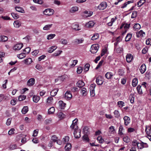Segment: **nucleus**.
Returning <instances> with one entry per match:
<instances>
[{"instance_id":"obj_34","label":"nucleus","mask_w":151,"mask_h":151,"mask_svg":"<svg viewBox=\"0 0 151 151\" xmlns=\"http://www.w3.org/2000/svg\"><path fill=\"white\" fill-rule=\"evenodd\" d=\"M56 35L55 34H50L47 35V40H51L53 39Z\"/></svg>"},{"instance_id":"obj_64","label":"nucleus","mask_w":151,"mask_h":151,"mask_svg":"<svg viewBox=\"0 0 151 151\" xmlns=\"http://www.w3.org/2000/svg\"><path fill=\"white\" fill-rule=\"evenodd\" d=\"M58 139V138L55 135L52 136L51 137V139L54 142H56Z\"/></svg>"},{"instance_id":"obj_6","label":"nucleus","mask_w":151,"mask_h":151,"mask_svg":"<svg viewBox=\"0 0 151 151\" xmlns=\"http://www.w3.org/2000/svg\"><path fill=\"white\" fill-rule=\"evenodd\" d=\"M133 144H134V145H136L137 146L139 150V149L143 148V146L142 145V142L138 143L136 141H133Z\"/></svg>"},{"instance_id":"obj_41","label":"nucleus","mask_w":151,"mask_h":151,"mask_svg":"<svg viewBox=\"0 0 151 151\" xmlns=\"http://www.w3.org/2000/svg\"><path fill=\"white\" fill-rule=\"evenodd\" d=\"M55 111V109L54 107H52L50 108L48 110V112L49 114H52Z\"/></svg>"},{"instance_id":"obj_42","label":"nucleus","mask_w":151,"mask_h":151,"mask_svg":"<svg viewBox=\"0 0 151 151\" xmlns=\"http://www.w3.org/2000/svg\"><path fill=\"white\" fill-rule=\"evenodd\" d=\"M99 37V35L98 33L94 34L91 37V40H94L97 39Z\"/></svg>"},{"instance_id":"obj_56","label":"nucleus","mask_w":151,"mask_h":151,"mask_svg":"<svg viewBox=\"0 0 151 151\" xmlns=\"http://www.w3.org/2000/svg\"><path fill=\"white\" fill-rule=\"evenodd\" d=\"M58 117L60 119L63 118L65 117V115L62 112H60L58 114Z\"/></svg>"},{"instance_id":"obj_62","label":"nucleus","mask_w":151,"mask_h":151,"mask_svg":"<svg viewBox=\"0 0 151 151\" xmlns=\"http://www.w3.org/2000/svg\"><path fill=\"white\" fill-rule=\"evenodd\" d=\"M35 68L41 71L43 70V68L39 64H37L35 66Z\"/></svg>"},{"instance_id":"obj_1","label":"nucleus","mask_w":151,"mask_h":151,"mask_svg":"<svg viewBox=\"0 0 151 151\" xmlns=\"http://www.w3.org/2000/svg\"><path fill=\"white\" fill-rule=\"evenodd\" d=\"M78 121V120L77 119H74L72 123L70 126L71 128L74 131L78 129V127L77 124Z\"/></svg>"},{"instance_id":"obj_43","label":"nucleus","mask_w":151,"mask_h":151,"mask_svg":"<svg viewBox=\"0 0 151 151\" xmlns=\"http://www.w3.org/2000/svg\"><path fill=\"white\" fill-rule=\"evenodd\" d=\"M14 25L15 27L19 28L20 26V24L18 21H16L14 23Z\"/></svg>"},{"instance_id":"obj_15","label":"nucleus","mask_w":151,"mask_h":151,"mask_svg":"<svg viewBox=\"0 0 151 151\" xmlns=\"http://www.w3.org/2000/svg\"><path fill=\"white\" fill-rule=\"evenodd\" d=\"M78 6H74L70 8V9L69 12L71 13H73L78 11Z\"/></svg>"},{"instance_id":"obj_3","label":"nucleus","mask_w":151,"mask_h":151,"mask_svg":"<svg viewBox=\"0 0 151 151\" xmlns=\"http://www.w3.org/2000/svg\"><path fill=\"white\" fill-rule=\"evenodd\" d=\"M96 85L95 84H93L91 85L90 88V90L91 96L92 97L95 96V88Z\"/></svg>"},{"instance_id":"obj_31","label":"nucleus","mask_w":151,"mask_h":151,"mask_svg":"<svg viewBox=\"0 0 151 151\" xmlns=\"http://www.w3.org/2000/svg\"><path fill=\"white\" fill-rule=\"evenodd\" d=\"M140 28V25L139 24H136L133 26V29L134 30L137 31Z\"/></svg>"},{"instance_id":"obj_18","label":"nucleus","mask_w":151,"mask_h":151,"mask_svg":"<svg viewBox=\"0 0 151 151\" xmlns=\"http://www.w3.org/2000/svg\"><path fill=\"white\" fill-rule=\"evenodd\" d=\"M71 145L70 143H68L65 147V149L66 151H69L71 148Z\"/></svg>"},{"instance_id":"obj_54","label":"nucleus","mask_w":151,"mask_h":151,"mask_svg":"<svg viewBox=\"0 0 151 151\" xmlns=\"http://www.w3.org/2000/svg\"><path fill=\"white\" fill-rule=\"evenodd\" d=\"M34 2L40 4H42L43 3L42 0H33Z\"/></svg>"},{"instance_id":"obj_20","label":"nucleus","mask_w":151,"mask_h":151,"mask_svg":"<svg viewBox=\"0 0 151 151\" xmlns=\"http://www.w3.org/2000/svg\"><path fill=\"white\" fill-rule=\"evenodd\" d=\"M124 129L122 126L121 125L119 127L118 131V134L120 135H122L123 134V132Z\"/></svg>"},{"instance_id":"obj_38","label":"nucleus","mask_w":151,"mask_h":151,"mask_svg":"<svg viewBox=\"0 0 151 151\" xmlns=\"http://www.w3.org/2000/svg\"><path fill=\"white\" fill-rule=\"evenodd\" d=\"M138 83V80L137 79L134 78L132 80V85L133 87L136 86Z\"/></svg>"},{"instance_id":"obj_5","label":"nucleus","mask_w":151,"mask_h":151,"mask_svg":"<svg viewBox=\"0 0 151 151\" xmlns=\"http://www.w3.org/2000/svg\"><path fill=\"white\" fill-rule=\"evenodd\" d=\"M81 130L79 129H78L74 131L73 134L75 137L76 138H78L81 137Z\"/></svg>"},{"instance_id":"obj_22","label":"nucleus","mask_w":151,"mask_h":151,"mask_svg":"<svg viewBox=\"0 0 151 151\" xmlns=\"http://www.w3.org/2000/svg\"><path fill=\"white\" fill-rule=\"evenodd\" d=\"M84 85V82L82 81H79L77 83V86L79 88H81Z\"/></svg>"},{"instance_id":"obj_46","label":"nucleus","mask_w":151,"mask_h":151,"mask_svg":"<svg viewBox=\"0 0 151 151\" xmlns=\"http://www.w3.org/2000/svg\"><path fill=\"white\" fill-rule=\"evenodd\" d=\"M98 50L97 48H91L90 51L92 53H96Z\"/></svg>"},{"instance_id":"obj_58","label":"nucleus","mask_w":151,"mask_h":151,"mask_svg":"<svg viewBox=\"0 0 151 151\" xmlns=\"http://www.w3.org/2000/svg\"><path fill=\"white\" fill-rule=\"evenodd\" d=\"M123 141L125 142L128 143L129 142L130 139L127 136H125L123 138Z\"/></svg>"},{"instance_id":"obj_8","label":"nucleus","mask_w":151,"mask_h":151,"mask_svg":"<svg viewBox=\"0 0 151 151\" xmlns=\"http://www.w3.org/2000/svg\"><path fill=\"white\" fill-rule=\"evenodd\" d=\"M145 35V32H143L142 30H140L136 33V36L137 37L142 38Z\"/></svg>"},{"instance_id":"obj_13","label":"nucleus","mask_w":151,"mask_h":151,"mask_svg":"<svg viewBox=\"0 0 151 151\" xmlns=\"http://www.w3.org/2000/svg\"><path fill=\"white\" fill-rule=\"evenodd\" d=\"M139 70L141 73H144L146 70V66L145 64H142L139 68Z\"/></svg>"},{"instance_id":"obj_24","label":"nucleus","mask_w":151,"mask_h":151,"mask_svg":"<svg viewBox=\"0 0 151 151\" xmlns=\"http://www.w3.org/2000/svg\"><path fill=\"white\" fill-rule=\"evenodd\" d=\"M8 40V38L4 35L0 36V42H5Z\"/></svg>"},{"instance_id":"obj_21","label":"nucleus","mask_w":151,"mask_h":151,"mask_svg":"<svg viewBox=\"0 0 151 151\" xmlns=\"http://www.w3.org/2000/svg\"><path fill=\"white\" fill-rule=\"evenodd\" d=\"M52 24H48L45 25L43 27V29L44 30H48L50 29L52 26Z\"/></svg>"},{"instance_id":"obj_12","label":"nucleus","mask_w":151,"mask_h":151,"mask_svg":"<svg viewBox=\"0 0 151 151\" xmlns=\"http://www.w3.org/2000/svg\"><path fill=\"white\" fill-rule=\"evenodd\" d=\"M133 59V56L130 54H127L126 56L127 61L128 63H130L132 61Z\"/></svg>"},{"instance_id":"obj_10","label":"nucleus","mask_w":151,"mask_h":151,"mask_svg":"<svg viewBox=\"0 0 151 151\" xmlns=\"http://www.w3.org/2000/svg\"><path fill=\"white\" fill-rule=\"evenodd\" d=\"M123 119L124 120V124L125 125L127 126L130 123V118L128 116H125L124 117Z\"/></svg>"},{"instance_id":"obj_28","label":"nucleus","mask_w":151,"mask_h":151,"mask_svg":"<svg viewBox=\"0 0 151 151\" xmlns=\"http://www.w3.org/2000/svg\"><path fill=\"white\" fill-rule=\"evenodd\" d=\"M130 151H139L136 145H134L132 142V146L130 150Z\"/></svg>"},{"instance_id":"obj_63","label":"nucleus","mask_w":151,"mask_h":151,"mask_svg":"<svg viewBox=\"0 0 151 151\" xmlns=\"http://www.w3.org/2000/svg\"><path fill=\"white\" fill-rule=\"evenodd\" d=\"M39 130L38 129H35L34 131L32 136L34 137L37 136Z\"/></svg>"},{"instance_id":"obj_2","label":"nucleus","mask_w":151,"mask_h":151,"mask_svg":"<svg viewBox=\"0 0 151 151\" xmlns=\"http://www.w3.org/2000/svg\"><path fill=\"white\" fill-rule=\"evenodd\" d=\"M54 13V10L51 9H45L43 12L44 14L48 16L52 15Z\"/></svg>"},{"instance_id":"obj_49","label":"nucleus","mask_w":151,"mask_h":151,"mask_svg":"<svg viewBox=\"0 0 151 151\" xmlns=\"http://www.w3.org/2000/svg\"><path fill=\"white\" fill-rule=\"evenodd\" d=\"M129 100L130 102L132 104L134 102V97L133 94H131L129 96Z\"/></svg>"},{"instance_id":"obj_29","label":"nucleus","mask_w":151,"mask_h":151,"mask_svg":"<svg viewBox=\"0 0 151 151\" xmlns=\"http://www.w3.org/2000/svg\"><path fill=\"white\" fill-rule=\"evenodd\" d=\"M109 132L111 134H114L115 132L114 127L113 126H111L109 128Z\"/></svg>"},{"instance_id":"obj_25","label":"nucleus","mask_w":151,"mask_h":151,"mask_svg":"<svg viewBox=\"0 0 151 151\" xmlns=\"http://www.w3.org/2000/svg\"><path fill=\"white\" fill-rule=\"evenodd\" d=\"M23 61L25 64L29 65L32 63V60L31 58H29L24 60Z\"/></svg>"},{"instance_id":"obj_23","label":"nucleus","mask_w":151,"mask_h":151,"mask_svg":"<svg viewBox=\"0 0 151 151\" xmlns=\"http://www.w3.org/2000/svg\"><path fill=\"white\" fill-rule=\"evenodd\" d=\"M85 14L84 16L86 17H88L91 16L93 14V12L91 11H85L84 12Z\"/></svg>"},{"instance_id":"obj_57","label":"nucleus","mask_w":151,"mask_h":151,"mask_svg":"<svg viewBox=\"0 0 151 151\" xmlns=\"http://www.w3.org/2000/svg\"><path fill=\"white\" fill-rule=\"evenodd\" d=\"M124 102L121 101H119L117 102V104L119 106V107L122 108L124 106Z\"/></svg>"},{"instance_id":"obj_32","label":"nucleus","mask_w":151,"mask_h":151,"mask_svg":"<svg viewBox=\"0 0 151 151\" xmlns=\"http://www.w3.org/2000/svg\"><path fill=\"white\" fill-rule=\"evenodd\" d=\"M132 37V34L128 33L125 38V41L126 42L129 41Z\"/></svg>"},{"instance_id":"obj_47","label":"nucleus","mask_w":151,"mask_h":151,"mask_svg":"<svg viewBox=\"0 0 151 151\" xmlns=\"http://www.w3.org/2000/svg\"><path fill=\"white\" fill-rule=\"evenodd\" d=\"M90 65L89 64L87 63L84 65V71L86 72L88 71L89 69Z\"/></svg>"},{"instance_id":"obj_27","label":"nucleus","mask_w":151,"mask_h":151,"mask_svg":"<svg viewBox=\"0 0 151 151\" xmlns=\"http://www.w3.org/2000/svg\"><path fill=\"white\" fill-rule=\"evenodd\" d=\"M33 101L35 103H37L40 100V97L39 96L34 95L32 98Z\"/></svg>"},{"instance_id":"obj_44","label":"nucleus","mask_w":151,"mask_h":151,"mask_svg":"<svg viewBox=\"0 0 151 151\" xmlns=\"http://www.w3.org/2000/svg\"><path fill=\"white\" fill-rule=\"evenodd\" d=\"M141 87V86L139 85H138L137 87V90L138 93L139 94H142V90Z\"/></svg>"},{"instance_id":"obj_50","label":"nucleus","mask_w":151,"mask_h":151,"mask_svg":"<svg viewBox=\"0 0 151 151\" xmlns=\"http://www.w3.org/2000/svg\"><path fill=\"white\" fill-rule=\"evenodd\" d=\"M26 96L25 95H21L19 96L18 100L19 101H22L26 99Z\"/></svg>"},{"instance_id":"obj_45","label":"nucleus","mask_w":151,"mask_h":151,"mask_svg":"<svg viewBox=\"0 0 151 151\" xmlns=\"http://www.w3.org/2000/svg\"><path fill=\"white\" fill-rule=\"evenodd\" d=\"M70 138L68 136H66L63 139V142H64L65 143H66L68 142Z\"/></svg>"},{"instance_id":"obj_30","label":"nucleus","mask_w":151,"mask_h":151,"mask_svg":"<svg viewBox=\"0 0 151 151\" xmlns=\"http://www.w3.org/2000/svg\"><path fill=\"white\" fill-rule=\"evenodd\" d=\"M28 111V108L27 106H24L22 110V112L23 114H26Z\"/></svg>"},{"instance_id":"obj_16","label":"nucleus","mask_w":151,"mask_h":151,"mask_svg":"<svg viewBox=\"0 0 151 151\" xmlns=\"http://www.w3.org/2000/svg\"><path fill=\"white\" fill-rule=\"evenodd\" d=\"M59 108L61 109H63L65 107L66 104L63 103V101H60L58 102Z\"/></svg>"},{"instance_id":"obj_40","label":"nucleus","mask_w":151,"mask_h":151,"mask_svg":"<svg viewBox=\"0 0 151 151\" xmlns=\"http://www.w3.org/2000/svg\"><path fill=\"white\" fill-rule=\"evenodd\" d=\"M123 51L122 48H115L114 51L117 53H121Z\"/></svg>"},{"instance_id":"obj_4","label":"nucleus","mask_w":151,"mask_h":151,"mask_svg":"<svg viewBox=\"0 0 151 151\" xmlns=\"http://www.w3.org/2000/svg\"><path fill=\"white\" fill-rule=\"evenodd\" d=\"M107 6L106 3L105 2H102L99 5L98 8L100 10H103L106 8Z\"/></svg>"},{"instance_id":"obj_7","label":"nucleus","mask_w":151,"mask_h":151,"mask_svg":"<svg viewBox=\"0 0 151 151\" xmlns=\"http://www.w3.org/2000/svg\"><path fill=\"white\" fill-rule=\"evenodd\" d=\"M72 96L70 91H67L65 94V98L67 100H70L72 97Z\"/></svg>"},{"instance_id":"obj_39","label":"nucleus","mask_w":151,"mask_h":151,"mask_svg":"<svg viewBox=\"0 0 151 151\" xmlns=\"http://www.w3.org/2000/svg\"><path fill=\"white\" fill-rule=\"evenodd\" d=\"M145 131L147 134L148 135L151 134V128L149 127L146 126Z\"/></svg>"},{"instance_id":"obj_37","label":"nucleus","mask_w":151,"mask_h":151,"mask_svg":"<svg viewBox=\"0 0 151 151\" xmlns=\"http://www.w3.org/2000/svg\"><path fill=\"white\" fill-rule=\"evenodd\" d=\"M146 2V0H140L137 3L138 7H141Z\"/></svg>"},{"instance_id":"obj_59","label":"nucleus","mask_w":151,"mask_h":151,"mask_svg":"<svg viewBox=\"0 0 151 151\" xmlns=\"http://www.w3.org/2000/svg\"><path fill=\"white\" fill-rule=\"evenodd\" d=\"M97 139L99 142L100 143H102L104 141V140L101 136H99L97 138Z\"/></svg>"},{"instance_id":"obj_35","label":"nucleus","mask_w":151,"mask_h":151,"mask_svg":"<svg viewBox=\"0 0 151 151\" xmlns=\"http://www.w3.org/2000/svg\"><path fill=\"white\" fill-rule=\"evenodd\" d=\"M53 99L52 96L48 97L47 101V103L49 104H52L53 102Z\"/></svg>"},{"instance_id":"obj_55","label":"nucleus","mask_w":151,"mask_h":151,"mask_svg":"<svg viewBox=\"0 0 151 151\" xmlns=\"http://www.w3.org/2000/svg\"><path fill=\"white\" fill-rule=\"evenodd\" d=\"M104 61L103 60H101L99 62V63L98 64V65H97V66L96 67V69H97L99 68H100V67L103 64V63L104 62Z\"/></svg>"},{"instance_id":"obj_60","label":"nucleus","mask_w":151,"mask_h":151,"mask_svg":"<svg viewBox=\"0 0 151 151\" xmlns=\"http://www.w3.org/2000/svg\"><path fill=\"white\" fill-rule=\"evenodd\" d=\"M30 48H25L23 50V51L24 52V53L26 54L28 53L30 50Z\"/></svg>"},{"instance_id":"obj_51","label":"nucleus","mask_w":151,"mask_h":151,"mask_svg":"<svg viewBox=\"0 0 151 151\" xmlns=\"http://www.w3.org/2000/svg\"><path fill=\"white\" fill-rule=\"evenodd\" d=\"M11 15L15 19H17L19 17V16L17 14L14 13H11Z\"/></svg>"},{"instance_id":"obj_48","label":"nucleus","mask_w":151,"mask_h":151,"mask_svg":"<svg viewBox=\"0 0 151 151\" xmlns=\"http://www.w3.org/2000/svg\"><path fill=\"white\" fill-rule=\"evenodd\" d=\"M25 56L26 54L24 53H20L17 55V57L20 59H23L25 58Z\"/></svg>"},{"instance_id":"obj_19","label":"nucleus","mask_w":151,"mask_h":151,"mask_svg":"<svg viewBox=\"0 0 151 151\" xmlns=\"http://www.w3.org/2000/svg\"><path fill=\"white\" fill-rule=\"evenodd\" d=\"M15 9L17 12L22 13H24L25 11L24 9L21 7L20 6H16L15 7Z\"/></svg>"},{"instance_id":"obj_61","label":"nucleus","mask_w":151,"mask_h":151,"mask_svg":"<svg viewBox=\"0 0 151 151\" xmlns=\"http://www.w3.org/2000/svg\"><path fill=\"white\" fill-rule=\"evenodd\" d=\"M107 50L106 48H104L101 51V56H103L107 52Z\"/></svg>"},{"instance_id":"obj_53","label":"nucleus","mask_w":151,"mask_h":151,"mask_svg":"<svg viewBox=\"0 0 151 151\" xmlns=\"http://www.w3.org/2000/svg\"><path fill=\"white\" fill-rule=\"evenodd\" d=\"M60 43L64 45H66L67 44V41L66 40L62 39L60 41Z\"/></svg>"},{"instance_id":"obj_33","label":"nucleus","mask_w":151,"mask_h":151,"mask_svg":"<svg viewBox=\"0 0 151 151\" xmlns=\"http://www.w3.org/2000/svg\"><path fill=\"white\" fill-rule=\"evenodd\" d=\"M84 40L83 38L81 39H76L74 40V42L76 44H78L82 43Z\"/></svg>"},{"instance_id":"obj_11","label":"nucleus","mask_w":151,"mask_h":151,"mask_svg":"<svg viewBox=\"0 0 151 151\" xmlns=\"http://www.w3.org/2000/svg\"><path fill=\"white\" fill-rule=\"evenodd\" d=\"M113 76V75L112 73L110 72H108L106 73L105 75V77L107 79H110L112 78Z\"/></svg>"},{"instance_id":"obj_52","label":"nucleus","mask_w":151,"mask_h":151,"mask_svg":"<svg viewBox=\"0 0 151 151\" xmlns=\"http://www.w3.org/2000/svg\"><path fill=\"white\" fill-rule=\"evenodd\" d=\"M114 114L115 115V117L116 118H118L120 116L119 112L117 110H115L114 111Z\"/></svg>"},{"instance_id":"obj_17","label":"nucleus","mask_w":151,"mask_h":151,"mask_svg":"<svg viewBox=\"0 0 151 151\" xmlns=\"http://www.w3.org/2000/svg\"><path fill=\"white\" fill-rule=\"evenodd\" d=\"M94 24L95 23L93 21H90L86 23V25L87 27L91 28L94 26Z\"/></svg>"},{"instance_id":"obj_9","label":"nucleus","mask_w":151,"mask_h":151,"mask_svg":"<svg viewBox=\"0 0 151 151\" xmlns=\"http://www.w3.org/2000/svg\"><path fill=\"white\" fill-rule=\"evenodd\" d=\"M96 82L99 85H101L103 83L104 81L102 80L101 76H99L96 78Z\"/></svg>"},{"instance_id":"obj_36","label":"nucleus","mask_w":151,"mask_h":151,"mask_svg":"<svg viewBox=\"0 0 151 151\" xmlns=\"http://www.w3.org/2000/svg\"><path fill=\"white\" fill-rule=\"evenodd\" d=\"M81 93L83 96H85L87 94L86 89L85 88H83L81 89Z\"/></svg>"},{"instance_id":"obj_14","label":"nucleus","mask_w":151,"mask_h":151,"mask_svg":"<svg viewBox=\"0 0 151 151\" xmlns=\"http://www.w3.org/2000/svg\"><path fill=\"white\" fill-rule=\"evenodd\" d=\"M35 80L34 78H31L28 81L27 84L29 86H33L35 83Z\"/></svg>"},{"instance_id":"obj_26","label":"nucleus","mask_w":151,"mask_h":151,"mask_svg":"<svg viewBox=\"0 0 151 151\" xmlns=\"http://www.w3.org/2000/svg\"><path fill=\"white\" fill-rule=\"evenodd\" d=\"M58 91V88L55 89H54L51 92H50V94L52 96H55L57 94V93Z\"/></svg>"}]
</instances>
